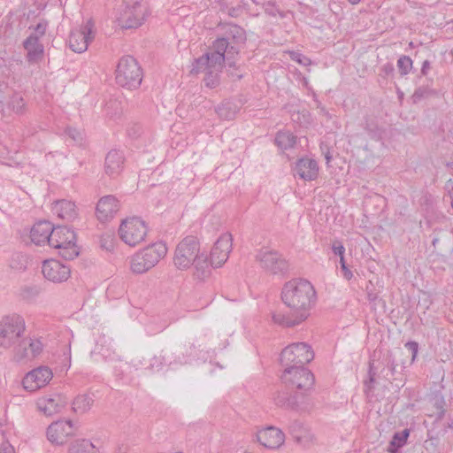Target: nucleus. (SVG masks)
Instances as JSON below:
<instances>
[{
	"mask_svg": "<svg viewBox=\"0 0 453 453\" xmlns=\"http://www.w3.org/2000/svg\"><path fill=\"white\" fill-rule=\"evenodd\" d=\"M241 11V8L240 7H233V8H230L228 10V14L231 16V17H237L239 15V12Z\"/></svg>",
	"mask_w": 453,
	"mask_h": 453,
	"instance_id": "51",
	"label": "nucleus"
},
{
	"mask_svg": "<svg viewBox=\"0 0 453 453\" xmlns=\"http://www.w3.org/2000/svg\"><path fill=\"white\" fill-rule=\"evenodd\" d=\"M431 67V64H430V61L429 60H425L422 64V67H421V74L422 75H426L429 69Z\"/></svg>",
	"mask_w": 453,
	"mask_h": 453,
	"instance_id": "49",
	"label": "nucleus"
},
{
	"mask_svg": "<svg viewBox=\"0 0 453 453\" xmlns=\"http://www.w3.org/2000/svg\"><path fill=\"white\" fill-rule=\"evenodd\" d=\"M125 157L122 151L112 150L105 157L104 171L111 178L118 176L124 168Z\"/></svg>",
	"mask_w": 453,
	"mask_h": 453,
	"instance_id": "24",
	"label": "nucleus"
},
{
	"mask_svg": "<svg viewBox=\"0 0 453 453\" xmlns=\"http://www.w3.org/2000/svg\"><path fill=\"white\" fill-rule=\"evenodd\" d=\"M368 376V380H366L364 383V391L369 396L374 388L376 376V372L373 370V364L372 362L369 363Z\"/></svg>",
	"mask_w": 453,
	"mask_h": 453,
	"instance_id": "38",
	"label": "nucleus"
},
{
	"mask_svg": "<svg viewBox=\"0 0 453 453\" xmlns=\"http://www.w3.org/2000/svg\"><path fill=\"white\" fill-rule=\"evenodd\" d=\"M331 158H332V157L329 155V153H327V154L326 155V163H329V162H330V160H331Z\"/></svg>",
	"mask_w": 453,
	"mask_h": 453,
	"instance_id": "55",
	"label": "nucleus"
},
{
	"mask_svg": "<svg viewBox=\"0 0 453 453\" xmlns=\"http://www.w3.org/2000/svg\"><path fill=\"white\" fill-rule=\"evenodd\" d=\"M93 403V398L88 395H78L73 402V411L76 413H85L91 408Z\"/></svg>",
	"mask_w": 453,
	"mask_h": 453,
	"instance_id": "34",
	"label": "nucleus"
},
{
	"mask_svg": "<svg viewBox=\"0 0 453 453\" xmlns=\"http://www.w3.org/2000/svg\"><path fill=\"white\" fill-rule=\"evenodd\" d=\"M256 261L265 272L272 274H284L288 270V262L276 250L261 249L256 255Z\"/></svg>",
	"mask_w": 453,
	"mask_h": 453,
	"instance_id": "12",
	"label": "nucleus"
},
{
	"mask_svg": "<svg viewBox=\"0 0 453 453\" xmlns=\"http://www.w3.org/2000/svg\"><path fill=\"white\" fill-rule=\"evenodd\" d=\"M288 433L291 434L295 441L303 448H309L314 443V435L305 425L298 420L294 419L288 425Z\"/></svg>",
	"mask_w": 453,
	"mask_h": 453,
	"instance_id": "20",
	"label": "nucleus"
},
{
	"mask_svg": "<svg viewBox=\"0 0 453 453\" xmlns=\"http://www.w3.org/2000/svg\"><path fill=\"white\" fill-rule=\"evenodd\" d=\"M351 4H357L360 2V0H348Z\"/></svg>",
	"mask_w": 453,
	"mask_h": 453,
	"instance_id": "54",
	"label": "nucleus"
},
{
	"mask_svg": "<svg viewBox=\"0 0 453 453\" xmlns=\"http://www.w3.org/2000/svg\"><path fill=\"white\" fill-rule=\"evenodd\" d=\"M25 328L22 317H4L0 322V346L8 349L15 345L23 337Z\"/></svg>",
	"mask_w": 453,
	"mask_h": 453,
	"instance_id": "7",
	"label": "nucleus"
},
{
	"mask_svg": "<svg viewBox=\"0 0 453 453\" xmlns=\"http://www.w3.org/2000/svg\"><path fill=\"white\" fill-rule=\"evenodd\" d=\"M147 16V6L142 0H123V9L119 17L122 28H137Z\"/></svg>",
	"mask_w": 453,
	"mask_h": 453,
	"instance_id": "6",
	"label": "nucleus"
},
{
	"mask_svg": "<svg viewBox=\"0 0 453 453\" xmlns=\"http://www.w3.org/2000/svg\"><path fill=\"white\" fill-rule=\"evenodd\" d=\"M74 434L73 425L71 420H58L51 423L47 429V438L54 444H64L69 436Z\"/></svg>",
	"mask_w": 453,
	"mask_h": 453,
	"instance_id": "16",
	"label": "nucleus"
},
{
	"mask_svg": "<svg viewBox=\"0 0 453 453\" xmlns=\"http://www.w3.org/2000/svg\"><path fill=\"white\" fill-rule=\"evenodd\" d=\"M405 348H407L412 354L411 362H413L418 355V344L416 342L410 341L405 343Z\"/></svg>",
	"mask_w": 453,
	"mask_h": 453,
	"instance_id": "46",
	"label": "nucleus"
},
{
	"mask_svg": "<svg viewBox=\"0 0 453 453\" xmlns=\"http://www.w3.org/2000/svg\"><path fill=\"white\" fill-rule=\"evenodd\" d=\"M332 250L334 255L340 257V259H342V257H344L345 248L342 245V242L334 241L332 245Z\"/></svg>",
	"mask_w": 453,
	"mask_h": 453,
	"instance_id": "45",
	"label": "nucleus"
},
{
	"mask_svg": "<svg viewBox=\"0 0 453 453\" xmlns=\"http://www.w3.org/2000/svg\"><path fill=\"white\" fill-rule=\"evenodd\" d=\"M42 272L43 276L53 282L65 281L70 277L69 266L58 260H46L42 264Z\"/></svg>",
	"mask_w": 453,
	"mask_h": 453,
	"instance_id": "18",
	"label": "nucleus"
},
{
	"mask_svg": "<svg viewBox=\"0 0 453 453\" xmlns=\"http://www.w3.org/2000/svg\"><path fill=\"white\" fill-rule=\"evenodd\" d=\"M53 373L47 366H40L27 372L22 380L23 388L34 392L45 385L52 379Z\"/></svg>",
	"mask_w": 453,
	"mask_h": 453,
	"instance_id": "14",
	"label": "nucleus"
},
{
	"mask_svg": "<svg viewBox=\"0 0 453 453\" xmlns=\"http://www.w3.org/2000/svg\"><path fill=\"white\" fill-rule=\"evenodd\" d=\"M223 34L214 41L212 45V62L219 65L220 61H228L239 54L240 46L246 41L245 30L234 24H226L223 27Z\"/></svg>",
	"mask_w": 453,
	"mask_h": 453,
	"instance_id": "2",
	"label": "nucleus"
},
{
	"mask_svg": "<svg viewBox=\"0 0 453 453\" xmlns=\"http://www.w3.org/2000/svg\"><path fill=\"white\" fill-rule=\"evenodd\" d=\"M27 338H21L16 344L14 352L15 358L17 360H22L25 358L31 359V356H29V346H28Z\"/></svg>",
	"mask_w": 453,
	"mask_h": 453,
	"instance_id": "35",
	"label": "nucleus"
},
{
	"mask_svg": "<svg viewBox=\"0 0 453 453\" xmlns=\"http://www.w3.org/2000/svg\"><path fill=\"white\" fill-rule=\"evenodd\" d=\"M119 208V201L115 196H105L96 204V216L101 221L108 220L115 215Z\"/></svg>",
	"mask_w": 453,
	"mask_h": 453,
	"instance_id": "23",
	"label": "nucleus"
},
{
	"mask_svg": "<svg viewBox=\"0 0 453 453\" xmlns=\"http://www.w3.org/2000/svg\"><path fill=\"white\" fill-rule=\"evenodd\" d=\"M431 89L428 86H420L417 88L411 96L414 104L420 102L423 98L428 96L431 94Z\"/></svg>",
	"mask_w": 453,
	"mask_h": 453,
	"instance_id": "39",
	"label": "nucleus"
},
{
	"mask_svg": "<svg viewBox=\"0 0 453 453\" xmlns=\"http://www.w3.org/2000/svg\"><path fill=\"white\" fill-rule=\"evenodd\" d=\"M48 22L46 20H41L36 24L35 27H29V29L34 30V32L29 36H35L40 40L41 37H42L47 30Z\"/></svg>",
	"mask_w": 453,
	"mask_h": 453,
	"instance_id": "40",
	"label": "nucleus"
},
{
	"mask_svg": "<svg viewBox=\"0 0 453 453\" xmlns=\"http://www.w3.org/2000/svg\"><path fill=\"white\" fill-rule=\"evenodd\" d=\"M257 440L266 449H277L283 445L285 434L280 429L270 426L257 432Z\"/></svg>",
	"mask_w": 453,
	"mask_h": 453,
	"instance_id": "17",
	"label": "nucleus"
},
{
	"mask_svg": "<svg viewBox=\"0 0 453 453\" xmlns=\"http://www.w3.org/2000/svg\"><path fill=\"white\" fill-rule=\"evenodd\" d=\"M52 211L59 219L65 220H73L76 218L77 212L75 204L67 200H60L54 203Z\"/></svg>",
	"mask_w": 453,
	"mask_h": 453,
	"instance_id": "28",
	"label": "nucleus"
},
{
	"mask_svg": "<svg viewBox=\"0 0 453 453\" xmlns=\"http://www.w3.org/2000/svg\"><path fill=\"white\" fill-rule=\"evenodd\" d=\"M412 60L408 56H401L397 60V68L402 76L407 75L412 68Z\"/></svg>",
	"mask_w": 453,
	"mask_h": 453,
	"instance_id": "37",
	"label": "nucleus"
},
{
	"mask_svg": "<svg viewBox=\"0 0 453 453\" xmlns=\"http://www.w3.org/2000/svg\"><path fill=\"white\" fill-rule=\"evenodd\" d=\"M27 344L29 346V356H31V358H34L42 352V343L39 340H33L31 338H27Z\"/></svg>",
	"mask_w": 453,
	"mask_h": 453,
	"instance_id": "41",
	"label": "nucleus"
},
{
	"mask_svg": "<svg viewBox=\"0 0 453 453\" xmlns=\"http://www.w3.org/2000/svg\"><path fill=\"white\" fill-rule=\"evenodd\" d=\"M274 403L281 408L298 410L304 403V397L295 389L287 388L278 390L273 395Z\"/></svg>",
	"mask_w": 453,
	"mask_h": 453,
	"instance_id": "19",
	"label": "nucleus"
},
{
	"mask_svg": "<svg viewBox=\"0 0 453 453\" xmlns=\"http://www.w3.org/2000/svg\"><path fill=\"white\" fill-rule=\"evenodd\" d=\"M340 265H341V269L343 273V276L345 279L347 280H350L353 276V273L348 268L347 265H346V262H345V258L344 257H342V259H340Z\"/></svg>",
	"mask_w": 453,
	"mask_h": 453,
	"instance_id": "48",
	"label": "nucleus"
},
{
	"mask_svg": "<svg viewBox=\"0 0 453 453\" xmlns=\"http://www.w3.org/2000/svg\"><path fill=\"white\" fill-rule=\"evenodd\" d=\"M69 453H97V449L91 441L82 439L72 442Z\"/></svg>",
	"mask_w": 453,
	"mask_h": 453,
	"instance_id": "32",
	"label": "nucleus"
},
{
	"mask_svg": "<svg viewBox=\"0 0 453 453\" xmlns=\"http://www.w3.org/2000/svg\"><path fill=\"white\" fill-rule=\"evenodd\" d=\"M439 407L441 408V411H440V415H439V417H440V418H441V417L444 415L445 411L442 409L441 404H440V406H439Z\"/></svg>",
	"mask_w": 453,
	"mask_h": 453,
	"instance_id": "53",
	"label": "nucleus"
},
{
	"mask_svg": "<svg viewBox=\"0 0 453 453\" xmlns=\"http://www.w3.org/2000/svg\"><path fill=\"white\" fill-rule=\"evenodd\" d=\"M147 228L142 220L139 218H131L122 220L119 235L120 239L129 246H135L144 240Z\"/></svg>",
	"mask_w": 453,
	"mask_h": 453,
	"instance_id": "11",
	"label": "nucleus"
},
{
	"mask_svg": "<svg viewBox=\"0 0 453 453\" xmlns=\"http://www.w3.org/2000/svg\"><path fill=\"white\" fill-rule=\"evenodd\" d=\"M281 380L285 387L295 389L300 395H305L314 384V375L304 366H290L284 369Z\"/></svg>",
	"mask_w": 453,
	"mask_h": 453,
	"instance_id": "4",
	"label": "nucleus"
},
{
	"mask_svg": "<svg viewBox=\"0 0 453 453\" xmlns=\"http://www.w3.org/2000/svg\"><path fill=\"white\" fill-rule=\"evenodd\" d=\"M65 134L71 138L74 142L79 143L82 140V136L80 131L73 127H67L65 129Z\"/></svg>",
	"mask_w": 453,
	"mask_h": 453,
	"instance_id": "43",
	"label": "nucleus"
},
{
	"mask_svg": "<svg viewBox=\"0 0 453 453\" xmlns=\"http://www.w3.org/2000/svg\"><path fill=\"white\" fill-rule=\"evenodd\" d=\"M281 300L291 311L288 314L273 313V320L280 326L292 327L308 318V311L316 300V292L308 280L293 279L284 284Z\"/></svg>",
	"mask_w": 453,
	"mask_h": 453,
	"instance_id": "1",
	"label": "nucleus"
},
{
	"mask_svg": "<svg viewBox=\"0 0 453 453\" xmlns=\"http://www.w3.org/2000/svg\"><path fill=\"white\" fill-rule=\"evenodd\" d=\"M377 298V296L375 294L368 293V299L370 301H374Z\"/></svg>",
	"mask_w": 453,
	"mask_h": 453,
	"instance_id": "52",
	"label": "nucleus"
},
{
	"mask_svg": "<svg viewBox=\"0 0 453 453\" xmlns=\"http://www.w3.org/2000/svg\"><path fill=\"white\" fill-rule=\"evenodd\" d=\"M215 111L219 118L224 119H232L234 118L238 111V107L235 104L226 101L218 105Z\"/></svg>",
	"mask_w": 453,
	"mask_h": 453,
	"instance_id": "33",
	"label": "nucleus"
},
{
	"mask_svg": "<svg viewBox=\"0 0 453 453\" xmlns=\"http://www.w3.org/2000/svg\"><path fill=\"white\" fill-rule=\"evenodd\" d=\"M95 23L88 19L80 30L73 31L69 36V47L77 53L87 50L88 43L95 37Z\"/></svg>",
	"mask_w": 453,
	"mask_h": 453,
	"instance_id": "13",
	"label": "nucleus"
},
{
	"mask_svg": "<svg viewBox=\"0 0 453 453\" xmlns=\"http://www.w3.org/2000/svg\"><path fill=\"white\" fill-rule=\"evenodd\" d=\"M74 243L63 246V248H57L59 250V255L65 260H72L79 255L78 248Z\"/></svg>",
	"mask_w": 453,
	"mask_h": 453,
	"instance_id": "36",
	"label": "nucleus"
},
{
	"mask_svg": "<svg viewBox=\"0 0 453 453\" xmlns=\"http://www.w3.org/2000/svg\"><path fill=\"white\" fill-rule=\"evenodd\" d=\"M288 54L290 56V58L293 61H296V62H297L300 65H309L311 63V59L309 58L303 56L299 51H289Z\"/></svg>",
	"mask_w": 453,
	"mask_h": 453,
	"instance_id": "42",
	"label": "nucleus"
},
{
	"mask_svg": "<svg viewBox=\"0 0 453 453\" xmlns=\"http://www.w3.org/2000/svg\"><path fill=\"white\" fill-rule=\"evenodd\" d=\"M167 253L164 242H157L136 253L132 260L130 268L134 273H143L154 267Z\"/></svg>",
	"mask_w": 453,
	"mask_h": 453,
	"instance_id": "5",
	"label": "nucleus"
},
{
	"mask_svg": "<svg viewBox=\"0 0 453 453\" xmlns=\"http://www.w3.org/2000/svg\"><path fill=\"white\" fill-rule=\"evenodd\" d=\"M115 79L122 88L137 89L142 81V70L134 58L125 56L119 61Z\"/></svg>",
	"mask_w": 453,
	"mask_h": 453,
	"instance_id": "3",
	"label": "nucleus"
},
{
	"mask_svg": "<svg viewBox=\"0 0 453 453\" xmlns=\"http://www.w3.org/2000/svg\"><path fill=\"white\" fill-rule=\"evenodd\" d=\"M212 53H205L195 60L192 72L196 73L204 72L205 76L203 79L204 84L210 88H214L219 84V73L222 69V65L225 61H220L218 64L212 62Z\"/></svg>",
	"mask_w": 453,
	"mask_h": 453,
	"instance_id": "10",
	"label": "nucleus"
},
{
	"mask_svg": "<svg viewBox=\"0 0 453 453\" xmlns=\"http://www.w3.org/2000/svg\"><path fill=\"white\" fill-rule=\"evenodd\" d=\"M234 58L231 59L232 65L230 66V64L228 61H226L228 65L229 69L227 70L228 74L235 79L240 80L242 77V73L238 70V68L234 65Z\"/></svg>",
	"mask_w": 453,
	"mask_h": 453,
	"instance_id": "44",
	"label": "nucleus"
},
{
	"mask_svg": "<svg viewBox=\"0 0 453 453\" xmlns=\"http://www.w3.org/2000/svg\"><path fill=\"white\" fill-rule=\"evenodd\" d=\"M22 44L27 51L26 59L29 64H36L42 60L44 47L38 38L35 36H28Z\"/></svg>",
	"mask_w": 453,
	"mask_h": 453,
	"instance_id": "27",
	"label": "nucleus"
},
{
	"mask_svg": "<svg viewBox=\"0 0 453 453\" xmlns=\"http://www.w3.org/2000/svg\"><path fill=\"white\" fill-rule=\"evenodd\" d=\"M232 235L229 233L222 234L215 242L211 252V265L220 267L226 263L232 250Z\"/></svg>",
	"mask_w": 453,
	"mask_h": 453,
	"instance_id": "15",
	"label": "nucleus"
},
{
	"mask_svg": "<svg viewBox=\"0 0 453 453\" xmlns=\"http://www.w3.org/2000/svg\"><path fill=\"white\" fill-rule=\"evenodd\" d=\"M388 366L391 373L394 374V372L395 371L396 365L395 364V360L393 358H391V356L388 359Z\"/></svg>",
	"mask_w": 453,
	"mask_h": 453,
	"instance_id": "50",
	"label": "nucleus"
},
{
	"mask_svg": "<svg viewBox=\"0 0 453 453\" xmlns=\"http://www.w3.org/2000/svg\"><path fill=\"white\" fill-rule=\"evenodd\" d=\"M76 242V234L73 230L65 226H58L54 227L53 234L50 238V246L63 248V246Z\"/></svg>",
	"mask_w": 453,
	"mask_h": 453,
	"instance_id": "22",
	"label": "nucleus"
},
{
	"mask_svg": "<svg viewBox=\"0 0 453 453\" xmlns=\"http://www.w3.org/2000/svg\"><path fill=\"white\" fill-rule=\"evenodd\" d=\"M67 403L68 400L65 396L60 394H55L50 397L40 399L37 405L39 410L45 415L52 416L53 414L60 412Z\"/></svg>",
	"mask_w": 453,
	"mask_h": 453,
	"instance_id": "21",
	"label": "nucleus"
},
{
	"mask_svg": "<svg viewBox=\"0 0 453 453\" xmlns=\"http://www.w3.org/2000/svg\"><path fill=\"white\" fill-rule=\"evenodd\" d=\"M314 358V353L307 343L296 342L287 346L280 354V364L285 368L304 366Z\"/></svg>",
	"mask_w": 453,
	"mask_h": 453,
	"instance_id": "9",
	"label": "nucleus"
},
{
	"mask_svg": "<svg viewBox=\"0 0 453 453\" xmlns=\"http://www.w3.org/2000/svg\"><path fill=\"white\" fill-rule=\"evenodd\" d=\"M295 175L304 180H313L318 177L319 166L316 160L303 157L299 159L295 166Z\"/></svg>",
	"mask_w": 453,
	"mask_h": 453,
	"instance_id": "25",
	"label": "nucleus"
},
{
	"mask_svg": "<svg viewBox=\"0 0 453 453\" xmlns=\"http://www.w3.org/2000/svg\"><path fill=\"white\" fill-rule=\"evenodd\" d=\"M410 435V430L404 429L401 432H397L393 435L391 441L388 446V452L396 453L399 449L405 445L407 439Z\"/></svg>",
	"mask_w": 453,
	"mask_h": 453,
	"instance_id": "31",
	"label": "nucleus"
},
{
	"mask_svg": "<svg viewBox=\"0 0 453 453\" xmlns=\"http://www.w3.org/2000/svg\"><path fill=\"white\" fill-rule=\"evenodd\" d=\"M274 142L280 150H288L295 146L296 136L289 131H279L276 134Z\"/></svg>",
	"mask_w": 453,
	"mask_h": 453,
	"instance_id": "30",
	"label": "nucleus"
},
{
	"mask_svg": "<svg viewBox=\"0 0 453 453\" xmlns=\"http://www.w3.org/2000/svg\"><path fill=\"white\" fill-rule=\"evenodd\" d=\"M395 71L394 65L392 63H386L380 67V75L388 77L392 75Z\"/></svg>",
	"mask_w": 453,
	"mask_h": 453,
	"instance_id": "47",
	"label": "nucleus"
},
{
	"mask_svg": "<svg viewBox=\"0 0 453 453\" xmlns=\"http://www.w3.org/2000/svg\"><path fill=\"white\" fill-rule=\"evenodd\" d=\"M200 243L196 237L188 235L176 247L173 263L180 270L190 267L196 258L200 255Z\"/></svg>",
	"mask_w": 453,
	"mask_h": 453,
	"instance_id": "8",
	"label": "nucleus"
},
{
	"mask_svg": "<svg viewBox=\"0 0 453 453\" xmlns=\"http://www.w3.org/2000/svg\"><path fill=\"white\" fill-rule=\"evenodd\" d=\"M53 230L54 226L50 221H39L31 228V241L36 245H41L45 242L50 244V238H51L53 234Z\"/></svg>",
	"mask_w": 453,
	"mask_h": 453,
	"instance_id": "26",
	"label": "nucleus"
},
{
	"mask_svg": "<svg viewBox=\"0 0 453 453\" xmlns=\"http://www.w3.org/2000/svg\"><path fill=\"white\" fill-rule=\"evenodd\" d=\"M195 266L196 272L194 275L199 280H203L209 277L211 273V261H208V257L203 253H201L196 261L192 264Z\"/></svg>",
	"mask_w": 453,
	"mask_h": 453,
	"instance_id": "29",
	"label": "nucleus"
},
{
	"mask_svg": "<svg viewBox=\"0 0 453 453\" xmlns=\"http://www.w3.org/2000/svg\"><path fill=\"white\" fill-rule=\"evenodd\" d=\"M243 453H250V452L245 451V452H243Z\"/></svg>",
	"mask_w": 453,
	"mask_h": 453,
	"instance_id": "56",
	"label": "nucleus"
}]
</instances>
